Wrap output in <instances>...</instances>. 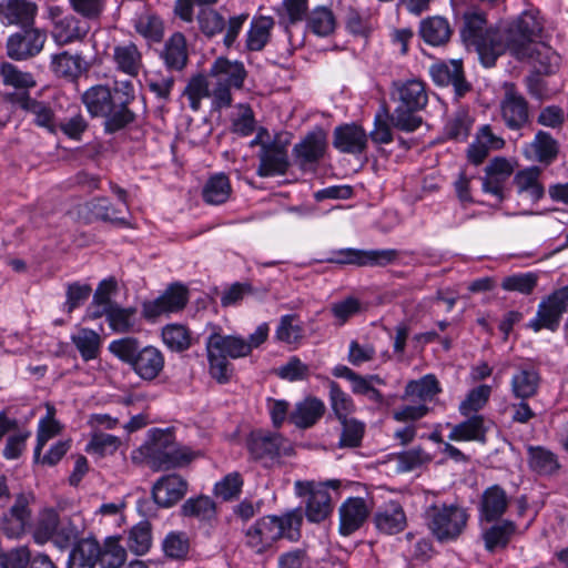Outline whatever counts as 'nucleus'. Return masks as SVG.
I'll use <instances>...</instances> for the list:
<instances>
[{
	"label": "nucleus",
	"instance_id": "nucleus-46",
	"mask_svg": "<svg viewBox=\"0 0 568 568\" xmlns=\"http://www.w3.org/2000/svg\"><path fill=\"white\" fill-rule=\"evenodd\" d=\"M528 455L530 468L540 475H552L560 468L557 456L544 447H529Z\"/></svg>",
	"mask_w": 568,
	"mask_h": 568
},
{
	"label": "nucleus",
	"instance_id": "nucleus-4",
	"mask_svg": "<svg viewBox=\"0 0 568 568\" xmlns=\"http://www.w3.org/2000/svg\"><path fill=\"white\" fill-rule=\"evenodd\" d=\"M109 351L145 382L159 377L164 368V355L155 346H141L138 338L123 337L110 343Z\"/></svg>",
	"mask_w": 568,
	"mask_h": 568
},
{
	"label": "nucleus",
	"instance_id": "nucleus-58",
	"mask_svg": "<svg viewBox=\"0 0 568 568\" xmlns=\"http://www.w3.org/2000/svg\"><path fill=\"white\" fill-rule=\"evenodd\" d=\"M52 69L60 77L74 79L82 72V59L79 55L62 52L53 57Z\"/></svg>",
	"mask_w": 568,
	"mask_h": 568
},
{
	"label": "nucleus",
	"instance_id": "nucleus-26",
	"mask_svg": "<svg viewBox=\"0 0 568 568\" xmlns=\"http://www.w3.org/2000/svg\"><path fill=\"white\" fill-rule=\"evenodd\" d=\"M541 170L538 166H530L518 171L514 178L517 193L520 197L537 203L545 194V189L539 181Z\"/></svg>",
	"mask_w": 568,
	"mask_h": 568
},
{
	"label": "nucleus",
	"instance_id": "nucleus-3",
	"mask_svg": "<svg viewBox=\"0 0 568 568\" xmlns=\"http://www.w3.org/2000/svg\"><path fill=\"white\" fill-rule=\"evenodd\" d=\"M141 455L154 470H168L190 464L195 454L186 446L175 442L169 429L154 428L149 433V440L140 447Z\"/></svg>",
	"mask_w": 568,
	"mask_h": 568
},
{
	"label": "nucleus",
	"instance_id": "nucleus-49",
	"mask_svg": "<svg viewBox=\"0 0 568 568\" xmlns=\"http://www.w3.org/2000/svg\"><path fill=\"white\" fill-rule=\"evenodd\" d=\"M72 342L85 362L94 359L98 356L101 346V337L94 331L81 328L72 336Z\"/></svg>",
	"mask_w": 568,
	"mask_h": 568
},
{
	"label": "nucleus",
	"instance_id": "nucleus-20",
	"mask_svg": "<svg viewBox=\"0 0 568 568\" xmlns=\"http://www.w3.org/2000/svg\"><path fill=\"white\" fill-rule=\"evenodd\" d=\"M369 508L361 497L347 498L339 507V532L349 536L367 519Z\"/></svg>",
	"mask_w": 568,
	"mask_h": 568
},
{
	"label": "nucleus",
	"instance_id": "nucleus-6",
	"mask_svg": "<svg viewBox=\"0 0 568 568\" xmlns=\"http://www.w3.org/2000/svg\"><path fill=\"white\" fill-rule=\"evenodd\" d=\"M462 37L465 42L476 47L483 63L486 67L495 64L496 59L506 51L501 32L486 28L485 14L477 11L464 13Z\"/></svg>",
	"mask_w": 568,
	"mask_h": 568
},
{
	"label": "nucleus",
	"instance_id": "nucleus-56",
	"mask_svg": "<svg viewBox=\"0 0 568 568\" xmlns=\"http://www.w3.org/2000/svg\"><path fill=\"white\" fill-rule=\"evenodd\" d=\"M125 549L115 537L105 540L103 549L100 548L99 562L102 568H120L125 561Z\"/></svg>",
	"mask_w": 568,
	"mask_h": 568
},
{
	"label": "nucleus",
	"instance_id": "nucleus-38",
	"mask_svg": "<svg viewBox=\"0 0 568 568\" xmlns=\"http://www.w3.org/2000/svg\"><path fill=\"white\" fill-rule=\"evenodd\" d=\"M161 57L169 69L182 70L187 63L185 37L181 32L173 33L165 42Z\"/></svg>",
	"mask_w": 568,
	"mask_h": 568
},
{
	"label": "nucleus",
	"instance_id": "nucleus-54",
	"mask_svg": "<svg viewBox=\"0 0 568 568\" xmlns=\"http://www.w3.org/2000/svg\"><path fill=\"white\" fill-rule=\"evenodd\" d=\"M162 548L166 557L184 559L190 551L189 536L182 531H171L163 539Z\"/></svg>",
	"mask_w": 568,
	"mask_h": 568
},
{
	"label": "nucleus",
	"instance_id": "nucleus-61",
	"mask_svg": "<svg viewBox=\"0 0 568 568\" xmlns=\"http://www.w3.org/2000/svg\"><path fill=\"white\" fill-rule=\"evenodd\" d=\"M416 111L397 105L389 118L392 126L404 132H414L422 125V118Z\"/></svg>",
	"mask_w": 568,
	"mask_h": 568
},
{
	"label": "nucleus",
	"instance_id": "nucleus-52",
	"mask_svg": "<svg viewBox=\"0 0 568 568\" xmlns=\"http://www.w3.org/2000/svg\"><path fill=\"white\" fill-rule=\"evenodd\" d=\"M60 430V424L53 418V408H49L47 416L41 418L38 425L37 446L33 456L36 463L40 460L41 452L48 440L58 435Z\"/></svg>",
	"mask_w": 568,
	"mask_h": 568
},
{
	"label": "nucleus",
	"instance_id": "nucleus-53",
	"mask_svg": "<svg viewBox=\"0 0 568 568\" xmlns=\"http://www.w3.org/2000/svg\"><path fill=\"white\" fill-rule=\"evenodd\" d=\"M134 28L139 34L152 42H160L164 34L162 20L152 13L140 14Z\"/></svg>",
	"mask_w": 568,
	"mask_h": 568
},
{
	"label": "nucleus",
	"instance_id": "nucleus-63",
	"mask_svg": "<svg viewBox=\"0 0 568 568\" xmlns=\"http://www.w3.org/2000/svg\"><path fill=\"white\" fill-rule=\"evenodd\" d=\"M296 315L287 314L281 317L275 336L286 344H296L303 338V328L296 323Z\"/></svg>",
	"mask_w": 568,
	"mask_h": 568
},
{
	"label": "nucleus",
	"instance_id": "nucleus-44",
	"mask_svg": "<svg viewBox=\"0 0 568 568\" xmlns=\"http://www.w3.org/2000/svg\"><path fill=\"white\" fill-rule=\"evenodd\" d=\"M274 20L271 17H260L251 22L246 37V48L250 51H261L270 40Z\"/></svg>",
	"mask_w": 568,
	"mask_h": 568
},
{
	"label": "nucleus",
	"instance_id": "nucleus-27",
	"mask_svg": "<svg viewBox=\"0 0 568 568\" xmlns=\"http://www.w3.org/2000/svg\"><path fill=\"white\" fill-rule=\"evenodd\" d=\"M559 153V144L552 135L545 131H538L534 140L526 146L525 154L528 159L551 164Z\"/></svg>",
	"mask_w": 568,
	"mask_h": 568
},
{
	"label": "nucleus",
	"instance_id": "nucleus-51",
	"mask_svg": "<svg viewBox=\"0 0 568 568\" xmlns=\"http://www.w3.org/2000/svg\"><path fill=\"white\" fill-rule=\"evenodd\" d=\"M328 388L329 403L335 416L338 420L347 418L355 410L353 399L334 381L328 382Z\"/></svg>",
	"mask_w": 568,
	"mask_h": 568
},
{
	"label": "nucleus",
	"instance_id": "nucleus-23",
	"mask_svg": "<svg viewBox=\"0 0 568 568\" xmlns=\"http://www.w3.org/2000/svg\"><path fill=\"white\" fill-rule=\"evenodd\" d=\"M326 146L325 135L322 131L308 133L300 143L294 145L293 155L298 165L305 168L320 161Z\"/></svg>",
	"mask_w": 568,
	"mask_h": 568
},
{
	"label": "nucleus",
	"instance_id": "nucleus-11",
	"mask_svg": "<svg viewBox=\"0 0 568 568\" xmlns=\"http://www.w3.org/2000/svg\"><path fill=\"white\" fill-rule=\"evenodd\" d=\"M287 440L276 433L255 430L247 439L250 455L264 465L272 463L282 453L287 454Z\"/></svg>",
	"mask_w": 568,
	"mask_h": 568
},
{
	"label": "nucleus",
	"instance_id": "nucleus-24",
	"mask_svg": "<svg viewBox=\"0 0 568 568\" xmlns=\"http://www.w3.org/2000/svg\"><path fill=\"white\" fill-rule=\"evenodd\" d=\"M260 153V176H273L284 174L288 168L287 154L284 148L276 144L262 143Z\"/></svg>",
	"mask_w": 568,
	"mask_h": 568
},
{
	"label": "nucleus",
	"instance_id": "nucleus-12",
	"mask_svg": "<svg viewBox=\"0 0 568 568\" xmlns=\"http://www.w3.org/2000/svg\"><path fill=\"white\" fill-rule=\"evenodd\" d=\"M47 34L36 28H23L10 36L7 41V54L16 61L27 60L41 52Z\"/></svg>",
	"mask_w": 568,
	"mask_h": 568
},
{
	"label": "nucleus",
	"instance_id": "nucleus-41",
	"mask_svg": "<svg viewBox=\"0 0 568 568\" xmlns=\"http://www.w3.org/2000/svg\"><path fill=\"white\" fill-rule=\"evenodd\" d=\"M181 511L185 517H192L210 525L217 518L216 504L211 497L203 495L185 500Z\"/></svg>",
	"mask_w": 568,
	"mask_h": 568
},
{
	"label": "nucleus",
	"instance_id": "nucleus-21",
	"mask_svg": "<svg viewBox=\"0 0 568 568\" xmlns=\"http://www.w3.org/2000/svg\"><path fill=\"white\" fill-rule=\"evenodd\" d=\"M210 80L240 90L243 88L247 72L240 61H231L226 58H217L210 68Z\"/></svg>",
	"mask_w": 568,
	"mask_h": 568
},
{
	"label": "nucleus",
	"instance_id": "nucleus-30",
	"mask_svg": "<svg viewBox=\"0 0 568 568\" xmlns=\"http://www.w3.org/2000/svg\"><path fill=\"white\" fill-rule=\"evenodd\" d=\"M559 55L546 43L537 42L529 47V53L521 61H528L535 72L545 75L555 73L559 67Z\"/></svg>",
	"mask_w": 568,
	"mask_h": 568
},
{
	"label": "nucleus",
	"instance_id": "nucleus-28",
	"mask_svg": "<svg viewBox=\"0 0 568 568\" xmlns=\"http://www.w3.org/2000/svg\"><path fill=\"white\" fill-rule=\"evenodd\" d=\"M367 144L366 132L356 124L336 128L334 131V146L342 152L357 154L365 151Z\"/></svg>",
	"mask_w": 568,
	"mask_h": 568
},
{
	"label": "nucleus",
	"instance_id": "nucleus-16",
	"mask_svg": "<svg viewBox=\"0 0 568 568\" xmlns=\"http://www.w3.org/2000/svg\"><path fill=\"white\" fill-rule=\"evenodd\" d=\"M30 496L19 494L14 504L4 514L2 520V530L9 538H19L31 526V510L29 508Z\"/></svg>",
	"mask_w": 568,
	"mask_h": 568
},
{
	"label": "nucleus",
	"instance_id": "nucleus-33",
	"mask_svg": "<svg viewBox=\"0 0 568 568\" xmlns=\"http://www.w3.org/2000/svg\"><path fill=\"white\" fill-rule=\"evenodd\" d=\"M113 61L118 71L130 77H136L143 65L142 53L133 42L115 45Z\"/></svg>",
	"mask_w": 568,
	"mask_h": 568
},
{
	"label": "nucleus",
	"instance_id": "nucleus-29",
	"mask_svg": "<svg viewBox=\"0 0 568 568\" xmlns=\"http://www.w3.org/2000/svg\"><path fill=\"white\" fill-rule=\"evenodd\" d=\"M376 528L388 535L397 534L406 527L407 520L402 505L389 501L384 505L374 517Z\"/></svg>",
	"mask_w": 568,
	"mask_h": 568
},
{
	"label": "nucleus",
	"instance_id": "nucleus-22",
	"mask_svg": "<svg viewBox=\"0 0 568 568\" xmlns=\"http://www.w3.org/2000/svg\"><path fill=\"white\" fill-rule=\"evenodd\" d=\"M325 404L320 398L308 396L295 404L288 415V420L297 428L306 429L313 427L324 415Z\"/></svg>",
	"mask_w": 568,
	"mask_h": 568
},
{
	"label": "nucleus",
	"instance_id": "nucleus-40",
	"mask_svg": "<svg viewBox=\"0 0 568 568\" xmlns=\"http://www.w3.org/2000/svg\"><path fill=\"white\" fill-rule=\"evenodd\" d=\"M419 34L430 45L445 44L450 36L452 29L448 21L443 17H429L420 22Z\"/></svg>",
	"mask_w": 568,
	"mask_h": 568
},
{
	"label": "nucleus",
	"instance_id": "nucleus-35",
	"mask_svg": "<svg viewBox=\"0 0 568 568\" xmlns=\"http://www.w3.org/2000/svg\"><path fill=\"white\" fill-rule=\"evenodd\" d=\"M100 545L95 539L84 538L75 544L70 552L69 568H94L99 561Z\"/></svg>",
	"mask_w": 568,
	"mask_h": 568
},
{
	"label": "nucleus",
	"instance_id": "nucleus-7",
	"mask_svg": "<svg viewBox=\"0 0 568 568\" xmlns=\"http://www.w3.org/2000/svg\"><path fill=\"white\" fill-rule=\"evenodd\" d=\"M339 486V480H327L325 483L295 481L296 495L305 498V516L310 523L318 524L331 516L334 504L328 488L337 491Z\"/></svg>",
	"mask_w": 568,
	"mask_h": 568
},
{
	"label": "nucleus",
	"instance_id": "nucleus-42",
	"mask_svg": "<svg viewBox=\"0 0 568 568\" xmlns=\"http://www.w3.org/2000/svg\"><path fill=\"white\" fill-rule=\"evenodd\" d=\"M450 440H475L485 443L486 428L484 426V418L480 415H474L467 420L453 426L448 436Z\"/></svg>",
	"mask_w": 568,
	"mask_h": 568
},
{
	"label": "nucleus",
	"instance_id": "nucleus-1",
	"mask_svg": "<svg viewBox=\"0 0 568 568\" xmlns=\"http://www.w3.org/2000/svg\"><path fill=\"white\" fill-rule=\"evenodd\" d=\"M133 99L131 82L123 83L121 90L114 91L106 85H93L82 94V102L91 116L104 118V131L109 134L134 121L135 115L129 109Z\"/></svg>",
	"mask_w": 568,
	"mask_h": 568
},
{
	"label": "nucleus",
	"instance_id": "nucleus-14",
	"mask_svg": "<svg viewBox=\"0 0 568 568\" xmlns=\"http://www.w3.org/2000/svg\"><path fill=\"white\" fill-rule=\"evenodd\" d=\"M398 258V251L394 248L386 250H355L345 248L336 253L332 260L338 264H353L357 266H386Z\"/></svg>",
	"mask_w": 568,
	"mask_h": 568
},
{
	"label": "nucleus",
	"instance_id": "nucleus-57",
	"mask_svg": "<svg viewBox=\"0 0 568 568\" xmlns=\"http://www.w3.org/2000/svg\"><path fill=\"white\" fill-rule=\"evenodd\" d=\"M197 24L207 38H213L225 29L224 18L214 9L201 8L199 10Z\"/></svg>",
	"mask_w": 568,
	"mask_h": 568
},
{
	"label": "nucleus",
	"instance_id": "nucleus-15",
	"mask_svg": "<svg viewBox=\"0 0 568 568\" xmlns=\"http://www.w3.org/2000/svg\"><path fill=\"white\" fill-rule=\"evenodd\" d=\"M187 302V290L180 284L170 286L161 296L151 302L143 303L142 313L148 320H153L162 314L178 312Z\"/></svg>",
	"mask_w": 568,
	"mask_h": 568
},
{
	"label": "nucleus",
	"instance_id": "nucleus-17",
	"mask_svg": "<svg viewBox=\"0 0 568 568\" xmlns=\"http://www.w3.org/2000/svg\"><path fill=\"white\" fill-rule=\"evenodd\" d=\"M37 11V4L30 0H0V22L3 26L31 27Z\"/></svg>",
	"mask_w": 568,
	"mask_h": 568
},
{
	"label": "nucleus",
	"instance_id": "nucleus-19",
	"mask_svg": "<svg viewBox=\"0 0 568 568\" xmlns=\"http://www.w3.org/2000/svg\"><path fill=\"white\" fill-rule=\"evenodd\" d=\"M187 491V483L179 475L160 478L152 488V497L161 507H171L181 500Z\"/></svg>",
	"mask_w": 568,
	"mask_h": 568
},
{
	"label": "nucleus",
	"instance_id": "nucleus-10",
	"mask_svg": "<svg viewBox=\"0 0 568 568\" xmlns=\"http://www.w3.org/2000/svg\"><path fill=\"white\" fill-rule=\"evenodd\" d=\"M567 307L568 286H565L554 292L547 300L539 304L536 317L530 321L529 327L535 332L541 328L556 331Z\"/></svg>",
	"mask_w": 568,
	"mask_h": 568
},
{
	"label": "nucleus",
	"instance_id": "nucleus-43",
	"mask_svg": "<svg viewBox=\"0 0 568 568\" xmlns=\"http://www.w3.org/2000/svg\"><path fill=\"white\" fill-rule=\"evenodd\" d=\"M516 532V525L510 520L497 523L483 532L485 548L488 551L505 548Z\"/></svg>",
	"mask_w": 568,
	"mask_h": 568
},
{
	"label": "nucleus",
	"instance_id": "nucleus-31",
	"mask_svg": "<svg viewBox=\"0 0 568 568\" xmlns=\"http://www.w3.org/2000/svg\"><path fill=\"white\" fill-rule=\"evenodd\" d=\"M90 31L87 22L79 20L74 16H65L54 24L52 34L60 44H68L83 40Z\"/></svg>",
	"mask_w": 568,
	"mask_h": 568
},
{
	"label": "nucleus",
	"instance_id": "nucleus-45",
	"mask_svg": "<svg viewBox=\"0 0 568 568\" xmlns=\"http://www.w3.org/2000/svg\"><path fill=\"white\" fill-rule=\"evenodd\" d=\"M0 75L4 85L17 90H24V92L37 85L32 73L24 72L10 62H2L0 64Z\"/></svg>",
	"mask_w": 568,
	"mask_h": 568
},
{
	"label": "nucleus",
	"instance_id": "nucleus-47",
	"mask_svg": "<svg viewBox=\"0 0 568 568\" xmlns=\"http://www.w3.org/2000/svg\"><path fill=\"white\" fill-rule=\"evenodd\" d=\"M308 29L318 37L332 34L336 28V19L327 7L315 8L307 17Z\"/></svg>",
	"mask_w": 568,
	"mask_h": 568
},
{
	"label": "nucleus",
	"instance_id": "nucleus-55",
	"mask_svg": "<svg viewBox=\"0 0 568 568\" xmlns=\"http://www.w3.org/2000/svg\"><path fill=\"white\" fill-rule=\"evenodd\" d=\"M121 445V439L114 435L93 432L87 445V452L100 457L114 454Z\"/></svg>",
	"mask_w": 568,
	"mask_h": 568
},
{
	"label": "nucleus",
	"instance_id": "nucleus-60",
	"mask_svg": "<svg viewBox=\"0 0 568 568\" xmlns=\"http://www.w3.org/2000/svg\"><path fill=\"white\" fill-rule=\"evenodd\" d=\"M136 310L133 307H121L113 305L108 314L109 326L116 333H128L134 326Z\"/></svg>",
	"mask_w": 568,
	"mask_h": 568
},
{
	"label": "nucleus",
	"instance_id": "nucleus-18",
	"mask_svg": "<svg viewBox=\"0 0 568 568\" xmlns=\"http://www.w3.org/2000/svg\"><path fill=\"white\" fill-rule=\"evenodd\" d=\"M430 75L438 85H453L458 97H463L470 89L464 78L462 61L450 60L433 64Z\"/></svg>",
	"mask_w": 568,
	"mask_h": 568
},
{
	"label": "nucleus",
	"instance_id": "nucleus-9",
	"mask_svg": "<svg viewBox=\"0 0 568 568\" xmlns=\"http://www.w3.org/2000/svg\"><path fill=\"white\" fill-rule=\"evenodd\" d=\"M504 91L499 103L500 119L509 130H523L530 124L529 103L514 83L506 82Z\"/></svg>",
	"mask_w": 568,
	"mask_h": 568
},
{
	"label": "nucleus",
	"instance_id": "nucleus-13",
	"mask_svg": "<svg viewBox=\"0 0 568 568\" xmlns=\"http://www.w3.org/2000/svg\"><path fill=\"white\" fill-rule=\"evenodd\" d=\"M7 100L31 114L37 126L44 128L51 133L57 131L54 112L47 102L33 99L28 92L9 93Z\"/></svg>",
	"mask_w": 568,
	"mask_h": 568
},
{
	"label": "nucleus",
	"instance_id": "nucleus-48",
	"mask_svg": "<svg viewBox=\"0 0 568 568\" xmlns=\"http://www.w3.org/2000/svg\"><path fill=\"white\" fill-rule=\"evenodd\" d=\"M59 526V515L53 509L42 510L33 528V538L36 542L43 545L49 540L54 541L57 527Z\"/></svg>",
	"mask_w": 568,
	"mask_h": 568
},
{
	"label": "nucleus",
	"instance_id": "nucleus-64",
	"mask_svg": "<svg viewBox=\"0 0 568 568\" xmlns=\"http://www.w3.org/2000/svg\"><path fill=\"white\" fill-rule=\"evenodd\" d=\"M151 527L149 523H140L129 534L128 547L136 555H144L151 547Z\"/></svg>",
	"mask_w": 568,
	"mask_h": 568
},
{
	"label": "nucleus",
	"instance_id": "nucleus-39",
	"mask_svg": "<svg viewBox=\"0 0 568 568\" xmlns=\"http://www.w3.org/2000/svg\"><path fill=\"white\" fill-rule=\"evenodd\" d=\"M232 193L230 179L224 173L211 175L202 190V197L206 204L220 205L225 203Z\"/></svg>",
	"mask_w": 568,
	"mask_h": 568
},
{
	"label": "nucleus",
	"instance_id": "nucleus-2",
	"mask_svg": "<svg viewBox=\"0 0 568 568\" xmlns=\"http://www.w3.org/2000/svg\"><path fill=\"white\" fill-rule=\"evenodd\" d=\"M303 513L294 508L282 516H264L245 531V544L257 554H262L281 538L296 541L301 537Z\"/></svg>",
	"mask_w": 568,
	"mask_h": 568
},
{
	"label": "nucleus",
	"instance_id": "nucleus-34",
	"mask_svg": "<svg viewBox=\"0 0 568 568\" xmlns=\"http://www.w3.org/2000/svg\"><path fill=\"white\" fill-rule=\"evenodd\" d=\"M398 101L402 106L410 110H422L428 101L425 84L416 79L398 82L395 84Z\"/></svg>",
	"mask_w": 568,
	"mask_h": 568
},
{
	"label": "nucleus",
	"instance_id": "nucleus-32",
	"mask_svg": "<svg viewBox=\"0 0 568 568\" xmlns=\"http://www.w3.org/2000/svg\"><path fill=\"white\" fill-rule=\"evenodd\" d=\"M442 392L439 382L433 374H427L419 379L407 383L404 392V399L425 404L434 399Z\"/></svg>",
	"mask_w": 568,
	"mask_h": 568
},
{
	"label": "nucleus",
	"instance_id": "nucleus-50",
	"mask_svg": "<svg viewBox=\"0 0 568 568\" xmlns=\"http://www.w3.org/2000/svg\"><path fill=\"white\" fill-rule=\"evenodd\" d=\"M211 82L209 74H199L190 79L183 94L187 98L190 108L197 111L201 108V101L204 98H210Z\"/></svg>",
	"mask_w": 568,
	"mask_h": 568
},
{
	"label": "nucleus",
	"instance_id": "nucleus-37",
	"mask_svg": "<svg viewBox=\"0 0 568 568\" xmlns=\"http://www.w3.org/2000/svg\"><path fill=\"white\" fill-rule=\"evenodd\" d=\"M539 383L540 376L534 367H521L511 377V393L518 399H528L537 394Z\"/></svg>",
	"mask_w": 568,
	"mask_h": 568
},
{
	"label": "nucleus",
	"instance_id": "nucleus-36",
	"mask_svg": "<svg viewBox=\"0 0 568 568\" xmlns=\"http://www.w3.org/2000/svg\"><path fill=\"white\" fill-rule=\"evenodd\" d=\"M206 348L216 349L226 357L239 358L250 354V345L239 336L214 333L206 341Z\"/></svg>",
	"mask_w": 568,
	"mask_h": 568
},
{
	"label": "nucleus",
	"instance_id": "nucleus-59",
	"mask_svg": "<svg viewBox=\"0 0 568 568\" xmlns=\"http://www.w3.org/2000/svg\"><path fill=\"white\" fill-rule=\"evenodd\" d=\"M538 276L535 273H519L503 278L500 286L507 292H518L524 295L532 293L537 286Z\"/></svg>",
	"mask_w": 568,
	"mask_h": 568
},
{
	"label": "nucleus",
	"instance_id": "nucleus-25",
	"mask_svg": "<svg viewBox=\"0 0 568 568\" xmlns=\"http://www.w3.org/2000/svg\"><path fill=\"white\" fill-rule=\"evenodd\" d=\"M508 496L504 488L493 485L484 490L480 499V518L491 523L499 519L508 508Z\"/></svg>",
	"mask_w": 568,
	"mask_h": 568
},
{
	"label": "nucleus",
	"instance_id": "nucleus-5",
	"mask_svg": "<svg viewBox=\"0 0 568 568\" xmlns=\"http://www.w3.org/2000/svg\"><path fill=\"white\" fill-rule=\"evenodd\" d=\"M425 499L423 518L432 535L439 542L456 540L467 526L466 509L456 504L442 503L435 495L427 494Z\"/></svg>",
	"mask_w": 568,
	"mask_h": 568
},
{
	"label": "nucleus",
	"instance_id": "nucleus-62",
	"mask_svg": "<svg viewBox=\"0 0 568 568\" xmlns=\"http://www.w3.org/2000/svg\"><path fill=\"white\" fill-rule=\"evenodd\" d=\"M242 487L243 478L241 474L237 471L230 473L215 484L214 495L224 501H230L240 496Z\"/></svg>",
	"mask_w": 568,
	"mask_h": 568
},
{
	"label": "nucleus",
	"instance_id": "nucleus-8",
	"mask_svg": "<svg viewBox=\"0 0 568 568\" xmlns=\"http://www.w3.org/2000/svg\"><path fill=\"white\" fill-rule=\"evenodd\" d=\"M542 24L538 18L530 13H523L504 32L501 39L513 57L523 60L529 53V47L537 43L540 37Z\"/></svg>",
	"mask_w": 568,
	"mask_h": 568
}]
</instances>
